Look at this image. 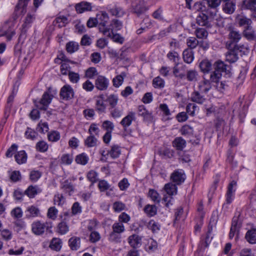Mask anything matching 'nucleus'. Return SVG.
Returning a JSON list of instances; mask_svg holds the SVG:
<instances>
[{
	"label": "nucleus",
	"instance_id": "f257e3e1",
	"mask_svg": "<svg viewBox=\"0 0 256 256\" xmlns=\"http://www.w3.org/2000/svg\"><path fill=\"white\" fill-rule=\"evenodd\" d=\"M228 40L226 42V47L228 49L238 48V42L242 38V34L236 28L230 26L228 28Z\"/></svg>",
	"mask_w": 256,
	"mask_h": 256
},
{
	"label": "nucleus",
	"instance_id": "f03ea898",
	"mask_svg": "<svg viewBox=\"0 0 256 256\" xmlns=\"http://www.w3.org/2000/svg\"><path fill=\"white\" fill-rule=\"evenodd\" d=\"M96 18L98 20L100 31L105 36L110 37L112 30L106 27L109 20L108 14L105 12L101 11L96 14Z\"/></svg>",
	"mask_w": 256,
	"mask_h": 256
},
{
	"label": "nucleus",
	"instance_id": "7ed1b4c3",
	"mask_svg": "<svg viewBox=\"0 0 256 256\" xmlns=\"http://www.w3.org/2000/svg\"><path fill=\"white\" fill-rule=\"evenodd\" d=\"M164 188L168 196L164 195L162 201L164 202L165 206L169 208L172 204V200L173 198L172 196L177 194L178 188L176 184L169 182L164 185Z\"/></svg>",
	"mask_w": 256,
	"mask_h": 256
},
{
	"label": "nucleus",
	"instance_id": "20e7f679",
	"mask_svg": "<svg viewBox=\"0 0 256 256\" xmlns=\"http://www.w3.org/2000/svg\"><path fill=\"white\" fill-rule=\"evenodd\" d=\"M52 227L51 222H42L40 220H37L32 224V230L36 235L40 236L44 234L45 231L48 230Z\"/></svg>",
	"mask_w": 256,
	"mask_h": 256
},
{
	"label": "nucleus",
	"instance_id": "39448f33",
	"mask_svg": "<svg viewBox=\"0 0 256 256\" xmlns=\"http://www.w3.org/2000/svg\"><path fill=\"white\" fill-rule=\"evenodd\" d=\"M53 98V96L50 94V92H46L44 93L42 98L38 100L34 101L35 104L37 108L42 110H46Z\"/></svg>",
	"mask_w": 256,
	"mask_h": 256
},
{
	"label": "nucleus",
	"instance_id": "423d86ee",
	"mask_svg": "<svg viewBox=\"0 0 256 256\" xmlns=\"http://www.w3.org/2000/svg\"><path fill=\"white\" fill-rule=\"evenodd\" d=\"M132 12L140 16L144 14L148 10L144 0H134L132 4Z\"/></svg>",
	"mask_w": 256,
	"mask_h": 256
},
{
	"label": "nucleus",
	"instance_id": "0eeeda50",
	"mask_svg": "<svg viewBox=\"0 0 256 256\" xmlns=\"http://www.w3.org/2000/svg\"><path fill=\"white\" fill-rule=\"evenodd\" d=\"M13 22H6L0 28V37L6 36L8 40H11L12 37L15 34L12 28Z\"/></svg>",
	"mask_w": 256,
	"mask_h": 256
},
{
	"label": "nucleus",
	"instance_id": "6e6552de",
	"mask_svg": "<svg viewBox=\"0 0 256 256\" xmlns=\"http://www.w3.org/2000/svg\"><path fill=\"white\" fill-rule=\"evenodd\" d=\"M186 178L184 172L182 169H177L174 170L170 175L171 180L177 185L183 183Z\"/></svg>",
	"mask_w": 256,
	"mask_h": 256
},
{
	"label": "nucleus",
	"instance_id": "1a4fd4ad",
	"mask_svg": "<svg viewBox=\"0 0 256 256\" xmlns=\"http://www.w3.org/2000/svg\"><path fill=\"white\" fill-rule=\"evenodd\" d=\"M74 92L72 88L69 84L64 86L60 89V96L64 100H68L74 96Z\"/></svg>",
	"mask_w": 256,
	"mask_h": 256
},
{
	"label": "nucleus",
	"instance_id": "9d476101",
	"mask_svg": "<svg viewBox=\"0 0 256 256\" xmlns=\"http://www.w3.org/2000/svg\"><path fill=\"white\" fill-rule=\"evenodd\" d=\"M236 182L233 180L228 184L226 194V202L228 204H230L234 197V194L236 190Z\"/></svg>",
	"mask_w": 256,
	"mask_h": 256
},
{
	"label": "nucleus",
	"instance_id": "9b49d317",
	"mask_svg": "<svg viewBox=\"0 0 256 256\" xmlns=\"http://www.w3.org/2000/svg\"><path fill=\"white\" fill-rule=\"evenodd\" d=\"M109 85V80L105 76H98L95 81L96 88L100 90H106Z\"/></svg>",
	"mask_w": 256,
	"mask_h": 256
},
{
	"label": "nucleus",
	"instance_id": "f8f14e48",
	"mask_svg": "<svg viewBox=\"0 0 256 256\" xmlns=\"http://www.w3.org/2000/svg\"><path fill=\"white\" fill-rule=\"evenodd\" d=\"M136 113L133 112H130L122 119L120 124L123 128L126 130L132 124V121L136 120Z\"/></svg>",
	"mask_w": 256,
	"mask_h": 256
},
{
	"label": "nucleus",
	"instance_id": "ddd939ff",
	"mask_svg": "<svg viewBox=\"0 0 256 256\" xmlns=\"http://www.w3.org/2000/svg\"><path fill=\"white\" fill-rule=\"evenodd\" d=\"M75 9L77 13L82 14L85 12L91 11L92 6L90 3L83 1L76 4L75 6Z\"/></svg>",
	"mask_w": 256,
	"mask_h": 256
},
{
	"label": "nucleus",
	"instance_id": "4468645a",
	"mask_svg": "<svg viewBox=\"0 0 256 256\" xmlns=\"http://www.w3.org/2000/svg\"><path fill=\"white\" fill-rule=\"evenodd\" d=\"M198 90L194 91L191 94V100L200 104L205 103L208 100Z\"/></svg>",
	"mask_w": 256,
	"mask_h": 256
},
{
	"label": "nucleus",
	"instance_id": "2eb2a0df",
	"mask_svg": "<svg viewBox=\"0 0 256 256\" xmlns=\"http://www.w3.org/2000/svg\"><path fill=\"white\" fill-rule=\"evenodd\" d=\"M228 50L229 51L226 55V60L230 63L236 62L238 58L237 51L239 50V48Z\"/></svg>",
	"mask_w": 256,
	"mask_h": 256
},
{
	"label": "nucleus",
	"instance_id": "dca6fc26",
	"mask_svg": "<svg viewBox=\"0 0 256 256\" xmlns=\"http://www.w3.org/2000/svg\"><path fill=\"white\" fill-rule=\"evenodd\" d=\"M212 86L210 82L204 78V80L200 82L198 86V88L199 92L201 93L207 94L208 91L211 89Z\"/></svg>",
	"mask_w": 256,
	"mask_h": 256
},
{
	"label": "nucleus",
	"instance_id": "f3484780",
	"mask_svg": "<svg viewBox=\"0 0 256 256\" xmlns=\"http://www.w3.org/2000/svg\"><path fill=\"white\" fill-rule=\"evenodd\" d=\"M142 238L136 234L130 236L128 238V242L134 248H138L141 245Z\"/></svg>",
	"mask_w": 256,
	"mask_h": 256
},
{
	"label": "nucleus",
	"instance_id": "a211bd4d",
	"mask_svg": "<svg viewBox=\"0 0 256 256\" xmlns=\"http://www.w3.org/2000/svg\"><path fill=\"white\" fill-rule=\"evenodd\" d=\"M68 246L72 250H77L80 246V239L78 237L72 236L68 242Z\"/></svg>",
	"mask_w": 256,
	"mask_h": 256
},
{
	"label": "nucleus",
	"instance_id": "6ab92c4d",
	"mask_svg": "<svg viewBox=\"0 0 256 256\" xmlns=\"http://www.w3.org/2000/svg\"><path fill=\"white\" fill-rule=\"evenodd\" d=\"M172 146L177 150L182 151L186 146V141L182 137H176L172 142Z\"/></svg>",
	"mask_w": 256,
	"mask_h": 256
},
{
	"label": "nucleus",
	"instance_id": "aec40b11",
	"mask_svg": "<svg viewBox=\"0 0 256 256\" xmlns=\"http://www.w3.org/2000/svg\"><path fill=\"white\" fill-rule=\"evenodd\" d=\"M62 243L61 239L54 238L51 240L49 247L53 250L59 252L62 248Z\"/></svg>",
	"mask_w": 256,
	"mask_h": 256
},
{
	"label": "nucleus",
	"instance_id": "412c9836",
	"mask_svg": "<svg viewBox=\"0 0 256 256\" xmlns=\"http://www.w3.org/2000/svg\"><path fill=\"white\" fill-rule=\"evenodd\" d=\"M30 0H18L15 10L20 14H24L26 12V7Z\"/></svg>",
	"mask_w": 256,
	"mask_h": 256
},
{
	"label": "nucleus",
	"instance_id": "4be33fe9",
	"mask_svg": "<svg viewBox=\"0 0 256 256\" xmlns=\"http://www.w3.org/2000/svg\"><path fill=\"white\" fill-rule=\"evenodd\" d=\"M236 4L232 0L224 2L222 4V10L228 14H232L235 10Z\"/></svg>",
	"mask_w": 256,
	"mask_h": 256
},
{
	"label": "nucleus",
	"instance_id": "5701e85b",
	"mask_svg": "<svg viewBox=\"0 0 256 256\" xmlns=\"http://www.w3.org/2000/svg\"><path fill=\"white\" fill-rule=\"evenodd\" d=\"M106 106L104 103V97L102 95L98 96L96 100V110L99 113H102L106 110Z\"/></svg>",
	"mask_w": 256,
	"mask_h": 256
},
{
	"label": "nucleus",
	"instance_id": "b1692460",
	"mask_svg": "<svg viewBox=\"0 0 256 256\" xmlns=\"http://www.w3.org/2000/svg\"><path fill=\"white\" fill-rule=\"evenodd\" d=\"M236 22L240 26H246L248 29L250 28L252 21L250 19L247 18L244 16H238L236 18Z\"/></svg>",
	"mask_w": 256,
	"mask_h": 256
},
{
	"label": "nucleus",
	"instance_id": "393cba45",
	"mask_svg": "<svg viewBox=\"0 0 256 256\" xmlns=\"http://www.w3.org/2000/svg\"><path fill=\"white\" fill-rule=\"evenodd\" d=\"M182 57L184 62L190 64L194 59V52L190 49L186 48L183 52Z\"/></svg>",
	"mask_w": 256,
	"mask_h": 256
},
{
	"label": "nucleus",
	"instance_id": "a878e982",
	"mask_svg": "<svg viewBox=\"0 0 256 256\" xmlns=\"http://www.w3.org/2000/svg\"><path fill=\"white\" fill-rule=\"evenodd\" d=\"M61 188L68 196H71L74 190L72 184L68 180H66L62 183Z\"/></svg>",
	"mask_w": 256,
	"mask_h": 256
},
{
	"label": "nucleus",
	"instance_id": "bb28decb",
	"mask_svg": "<svg viewBox=\"0 0 256 256\" xmlns=\"http://www.w3.org/2000/svg\"><path fill=\"white\" fill-rule=\"evenodd\" d=\"M180 132L182 136L190 138L193 136L194 128L189 125L185 124L180 128Z\"/></svg>",
	"mask_w": 256,
	"mask_h": 256
},
{
	"label": "nucleus",
	"instance_id": "cd10ccee",
	"mask_svg": "<svg viewBox=\"0 0 256 256\" xmlns=\"http://www.w3.org/2000/svg\"><path fill=\"white\" fill-rule=\"evenodd\" d=\"M245 238L250 244H256V229H251L248 230L246 234Z\"/></svg>",
	"mask_w": 256,
	"mask_h": 256
},
{
	"label": "nucleus",
	"instance_id": "c85d7f7f",
	"mask_svg": "<svg viewBox=\"0 0 256 256\" xmlns=\"http://www.w3.org/2000/svg\"><path fill=\"white\" fill-rule=\"evenodd\" d=\"M199 67L202 72L208 74L212 70V64L208 60H204L200 63Z\"/></svg>",
	"mask_w": 256,
	"mask_h": 256
},
{
	"label": "nucleus",
	"instance_id": "c756f323",
	"mask_svg": "<svg viewBox=\"0 0 256 256\" xmlns=\"http://www.w3.org/2000/svg\"><path fill=\"white\" fill-rule=\"evenodd\" d=\"M214 70L220 72H226V74H228L227 72V67L228 66L226 65L223 62L220 60H218L214 64Z\"/></svg>",
	"mask_w": 256,
	"mask_h": 256
},
{
	"label": "nucleus",
	"instance_id": "7c9ffc66",
	"mask_svg": "<svg viewBox=\"0 0 256 256\" xmlns=\"http://www.w3.org/2000/svg\"><path fill=\"white\" fill-rule=\"evenodd\" d=\"M16 162L19 164H24L27 160V154L24 150H20L14 156Z\"/></svg>",
	"mask_w": 256,
	"mask_h": 256
},
{
	"label": "nucleus",
	"instance_id": "2f4dec72",
	"mask_svg": "<svg viewBox=\"0 0 256 256\" xmlns=\"http://www.w3.org/2000/svg\"><path fill=\"white\" fill-rule=\"evenodd\" d=\"M196 23L201 26H209L210 24L208 21V16L203 14H200L196 18Z\"/></svg>",
	"mask_w": 256,
	"mask_h": 256
},
{
	"label": "nucleus",
	"instance_id": "473e14b6",
	"mask_svg": "<svg viewBox=\"0 0 256 256\" xmlns=\"http://www.w3.org/2000/svg\"><path fill=\"white\" fill-rule=\"evenodd\" d=\"M41 192V190L37 186H30L28 187L24 193L30 198H32Z\"/></svg>",
	"mask_w": 256,
	"mask_h": 256
},
{
	"label": "nucleus",
	"instance_id": "72a5a7b5",
	"mask_svg": "<svg viewBox=\"0 0 256 256\" xmlns=\"http://www.w3.org/2000/svg\"><path fill=\"white\" fill-rule=\"evenodd\" d=\"M138 116H142L145 120H150L152 117V113L146 110L143 105L138 106Z\"/></svg>",
	"mask_w": 256,
	"mask_h": 256
},
{
	"label": "nucleus",
	"instance_id": "f704fd0d",
	"mask_svg": "<svg viewBox=\"0 0 256 256\" xmlns=\"http://www.w3.org/2000/svg\"><path fill=\"white\" fill-rule=\"evenodd\" d=\"M69 230V228L66 222L63 220L60 222L56 227V232L60 234H65Z\"/></svg>",
	"mask_w": 256,
	"mask_h": 256
},
{
	"label": "nucleus",
	"instance_id": "c9c22d12",
	"mask_svg": "<svg viewBox=\"0 0 256 256\" xmlns=\"http://www.w3.org/2000/svg\"><path fill=\"white\" fill-rule=\"evenodd\" d=\"M89 160V158L85 153H82L76 156V162L80 164L86 165Z\"/></svg>",
	"mask_w": 256,
	"mask_h": 256
},
{
	"label": "nucleus",
	"instance_id": "e433bc0d",
	"mask_svg": "<svg viewBox=\"0 0 256 256\" xmlns=\"http://www.w3.org/2000/svg\"><path fill=\"white\" fill-rule=\"evenodd\" d=\"M98 140L96 136L93 135H90L84 140L85 145L88 148L96 146L97 145Z\"/></svg>",
	"mask_w": 256,
	"mask_h": 256
},
{
	"label": "nucleus",
	"instance_id": "4c0bfd02",
	"mask_svg": "<svg viewBox=\"0 0 256 256\" xmlns=\"http://www.w3.org/2000/svg\"><path fill=\"white\" fill-rule=\"evenodd\" d=\"M168 60L174 63L176 65H178V61L180 59L178 54L174 51H172L168 52L166 55Z\"/></svg>",
	"mask_w": 256,
	"mask_h": 256
},
{
	"label": "nucleus",
	"instance_id": "58836bf2",
	"mask_svg": "<svg viewBox=\"0 0 256 256\" xmlns=\"http://www.w3.org/2000/svg\"><path fill=\"white\" fill-rule=\"evenodd\" d=\"M148 196L154 202L159 203L160 201V196L159 194L154 189H150Z\"/></svg>",
	"mask_w": 256,
	"mask_h": 256
},
{
	"label": "nucleus",
	"instance_id": "ea45409f",
	"mask_svg": "<svg viewBox=\"0 0 256 256\" xmlns=\"http://www.w3.org/2000/svg\"><path fill=\"white\" fill-rule=\"evenodd\" d=\"M100 130L98 124L96 123H92L88 128V133L90 135H93L95 136L99 137Z\"/></svg>",
	"mask_w": 256,
	"mask_h": 256
},
{
	"label": "nucleus",
	"instance_id": "a19ab883",
	"mask_svg": "<svg viewBox=\"0 0 256 256\" xmlns=\"http://www.w3.org/2000/svg\"><path fill=\"white\" fill-rule=\"evenodd\" d=\"M126 76L124 72H122L120 74L116 76L112 80L113 85L114 87L118 88L122 84L124 77Z\"/></svg>",
	"mask_w": 256,
	"mask_h": 256
},
{
	"label": "nucleus",
	"instance_id": "79ce46f5",
	"mask_svg": "<svg viewBox=\"0 0 256 256\" xmlns=\"http://www.w3.org/2000/svg\"><path fill=\"white\" fill-rule=\"evenodd\" d=\"M144 212L150 216H152L156 214L157 208L154 205L147 204L144 208Z\"/></svg>",
	"mask_w": 256,
	"mask_h": 256
},
{
	"label": "nucleus",
	"instance_id": "37998d69",
	"mask_svg": "<svg viewBox=\"0 0 256 256\" xmlns=\"http://www.w3.org/2000/svg\"><path fill=\"white\" fill-rule=\"evenodd\" d=\"M165 82L160 76H157L153 79L152 86L156 88H162L164 86Z\"/></svg>",
	"mask_w": 256,
	"mask_h": 256
},
{
	"label": "nucleus",
	"instance_id": "c03bdc74",
	"mask_svg": "<svg viewBox=\"0 0 256 256\" xmlns=\"http://www.w3.org/2000/svg\"><path fill=\"white\" fill-rule=\"evenodd\" d=\"M78 43L74 42H70L66 44V50L68 53L72 54L77 51L78 49Z\"/></svg>",
	"mask_w": 256,
	"mask_h": 256
},
{
	"label": "nucleus",
	"instance_id": "a18cd8bd",
	"mask_svg": "<svg viewBox=\"0 0 256 256\" xmlns=\"http://www.w3.org/2000/svg\"><path fill=\"white\" fill-rule=\"evenodd\" d=\"M120 154V147L118 146H112L110 150L108 152L107 154H108L112 158H116L119 156Z\"/></svg>",
	"mask_w": 256,
	"mask_h": 256
},
{
	"label": "nucleus",
	"instance_id": "49530a36",
	"mask_svg": "<svg viewBox=\"0 0 256 256\" xmlns=\"http://www.w3.org/2000/svg\"><path fill=\"white\" fill-rule=\"evenodd\" d=\"M238 226L237 219H233L229 234V238L230 239H232L234 238L235 234L238 232Z\"/></svg>",
	"mask_w": 256,
	"mask_h": 256
},
{
	"label": "nucleus",
	"instance_id": "de8ad7c7",
	"mask_svg": "<svg viewBox=\"0 0 256 256\" xmlns=\"http://www.w3.org/2000/svg\"><path fill=\"white\" fill-rule=\"evenodd\" d=\"M48 148V144L44 140L38 142L36 146V150L41 152H44L47 151Z\"/></svg>",
	"mask_w": 256,
	"mask_h": 256
},
{
	"label": "nucleus",
	"instance_id": "09e8293b",
	"mask_svg": "<svg viewBox=\"0 0 256 256\" xmlns=\"http://www.w3.org/2000/svg\"><path fill=\"white\" fill-rule=\"evenodd\" d=\"M112 230L115 232L122 234L125 231V228L122 223L116 222L112 226Z\"/></svg>",
	"mask_w": 256,
	"mask_h": 256
},
{
	"label": "nucleus",
	"instance_id": "8fccbe9b",
	"mask_svg": "<svg viewBox=\"0 0 256 256\" xmlns=\"http://www.w3.org/2000/svg\"><path fill=\"white\" fill-rule=\"evenodd\" d=\"M195 34L197 38L200 39L206 38L208 32L204 28H198L195 31Z\"/></svg>",
	"mask_w": 256,
	"mask_h": 256
},
{
	"label": "nucleus",
	"instance_id": "3c124183",
	"mask_svg": "<svg viewBox=\"0 0 256 256\" xmlns=\"http://www.w3.org/2000/svg\"><path fill=\"white\" fill-rule=\"evenodd\" d=\"M121 238V234L112 231L110 234L108 239L111 242L118 243L120 242Z\"/></svg>",
	"mask_w": 256,
	"mask_h": 256
},
{
	"label": "nucleus",
	"instance_id": "603ef678",
	"mask_svg": "<svg viewBox=\"0 0 256 256\" xmlns=\"http://www.w3.org/2000/svg\"><path fill=\"white\" fill-rule=\"evenodd\" d=\"M186 44L192 50L195 48L198 44V40L194 37H190L186 40Z\"/></svg>",
	"mask_w": 256,
	"mask_h": 256
},
{
	"label": "nucleus",
	"instance_id": "864d4df0",
	"mask_svg": "<svg viewBox=\"0 0 256 256\" xmlns=\"http://www.w3.org/2000/svg\"><path fill=\"white\" fill-rule=\"evenodd\" d=\"M198 73L195 70H189L186 73V78L190 82L196 81Z\"/></svg>",
	"mask_w": 256,
	"mask_h": 256
},
{
	"label": "nucleus",
	"instance_id": "5fc2aeb1",
	"mask_svg": "<svg viewBox=\"0 0 256 256\" xmlns=\"http://www.w3.org/2000/svg\"><path fill=\"white\" fill-rule=\"evenodd\" d=\"M148 228L154 232L160 230V225L158 222L152 220L148 222Z\"/></svg>",
	"mask_w": 256,
	"mask_h": 256
},
{
	"label": "nucleus",
	"instance_id": "6e6d98bb",
	"mask_svg": "<svg viewBox=\"0 0 256 256\" xmlns=\"http://www.w3.org/2000/svg\"><path fill=\"white\" fill-rule=\"evenodd\" d=\"M42 175V172L38 170H32L30 172V178L33 182H36Z\"/></svg>",
	"mask_w": 256,
	"mask_h": 256
},
{
	"label": "nucleus",
	"instance_id": "4d7b16f0",
	"mask_svg": "<svg viewBox=\"0 0 256 256\" xmlns=\"http://www.w3.org/2000/svg\"><path fill=\"white\" fill-rule=\"evenodd\" d=\"M58 210L54 207H50L48 211L47 216L52 220H54L57 218Z\"/></svg>",
	"mask_w": 256,
	"mask_h": 256
},
{
	"label": "nucleus",
	"instance_id": "13d9d810",
	"mask_svg": "<svg viewBox=\"0 0 256 256\" xmlns=\"http://www.w3.org/2000/svg\"><path fill=\"white\" fill-rule=\"evenodd\" d=\"M110 12L112 15L118 17L123 16L124 12L123 10L120 7L115 6L110 10Z\"/></svg>",
	"mask_w": 256,
	"mask_h": 256
},
{
	"label": "nucleus",
	"instance_id": "bf43d9fd",
	"mask_svg": "<svg viewBox=\"0 0 256 256\" xmlns=\"http://www.w3.org/2000/svg\"><path fill=\"white\" fill-rule=\"evenodd\" d=\"M198 108V106L193 103H189L186 106V111L189 115L194 116L195 112Z\"/></svg>",
	"mask_w": 256,
	"mask_h": 256
},
{
	"label": "nucleus",
	"instance_id": "052dcab7",
	"mask_svg": "<svg viewBox=\"0 0 256 256\" xmlns=\"http://www.w3.org/2000/svg\"><path fill=\"white\" fill-rule=\"evenodd\" d=\"M68 76L70 82L72 83L76 84L80 80V76L78 73L69 72Z\"/></svg>",
	"mask_w": 256,
	"mask_h": 256
},
{
	"label": "nucleus",
	"instance_id": "680f3d73",
	"mask_svg": "<svg viewBox=\"0 0 256 256\" xmlns=\"http://www.w3.org/2000/svg\"><path fill=\"white\" fill-rule=\"evenodd\" d=\"M28 212L29 213L28 216L30 217L38 216L40 214L39 209L34 206H31L28 208Z\"/></svg>",
	"mask_w": 256,
	"mask_h": 256
},
{
	"label": "nucleus",
	"instance_id": "e2e57ef3",
	"mask_svg": "<svg viewBox=\"0 0 256 256\" xmlns=\"http://www.w3.org/2000/svg\"><path fill=\"white\" fill-rule=\"evenodd\" d=\"M98 74V72L96 68L94 67H90L88 68L86 71L85 73V76L86 78H92Z\"/></svg>",
	"mask_w": 256,
	"mask_h": 256
},
{
	"label": "nucleus",
	"instance_id": "0e129e2a",
	"mask_svg": "<svg viewBox=\"0 0 256 256\" xmlns=\"http://www.w3.org/2000/svg\"><path fill=\"white\" fill-rule=\"evenodd\" d=\"M102 127L104 130H106V132H112L114 128V124L110 121L105 120L102 122Z\"/></svg>",
	"mask_w": 256,
	"mask_h": 256
},
{
	"label": "nucleus",
	"instance_id": "69168bd1",
	"mask_svg": "<svg viewBox=\"0 0 256 256\" xmlns=\"http://www.w3.org/2000/svg\"><path fill=\"white\" fill-rule=\"evenodd\" d=\"M90 232L91 233L89 238L90 241L92 243H95L99 241L101 238L99 232L94 230Z\"/></svg>",
	"mask_w": 256,
	"mask_h": 256
},
{
	"label": "nucleus",
	"instance_id": "338daca9",
	"mask_svg": "<svg viewBox=\"0 0 256 256\" xmlns=\"http://www.w3.org/2000/svg\"><path fill=\"white\" fill-rule=\"evenodd\" d=\"M24 134L26 138L30 139L32 140L36 139L38 135L37 133L34 130L30 128H27Z\"/></svg>",
	"mask_w": 256,
	"mask_h": 256
},
{
	"label": "nucleus",
	"instance_id": "774afa93",
	"mask_svg": "<svg viewBox=\"0 0 256 256\" xmlns=\"http://www.w3.org/2000/svg\"><path fill=\"white\" fill-rule=\"evenodd\" d=\"M222 74L218 72L215 70L212 72L210 75V82H212L216 83L218 82L221 78Z\"/></svg>",
	"mask_w": 256,
	"mask_h": 256
}]
</instances>
